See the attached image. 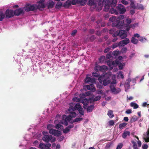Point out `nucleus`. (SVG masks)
Masks as SVG:
<instances>
[{
	"instance_id": "nucleus-1",
	"label": "nucleus",
	"mask_w": 149,
	"mask_h": 149,
	"mask_svg": "<svg viewBox=\"0 0 149 149\" xmlns=\"http://www.w3.org/2000/svg\"><path fill=\"white\" fill-rule=\"evenodd\" d=\"M68 110L70 112V114L68 116L65 115L63 116L61 121L58 119L60 117V116L58 115H56V119L54 121V123L56 124L55 126V128L60 130L63 129V127L61 124L67 126L68 124V122L70 121L71 119L73 118L76 116V114L75 112L72 111H74V108L73 107H69Z\"/></svg>"
},
{
	"instance_id": "nucleus-2",
	"label": "nucleus",
	"mask_w": 149,
	"mask_h": 149,
	"mask_svg": "<svg viewBox=\"0 0 149 149\" xmlns=\"http://www.w3.org/2000/svg\"><path fill=\"white\" fill-rule=\"evenodd\" d=\"M124 18V15H121L118 17L116 18L115 16H113L110 18L109 21L113 22L112 25V27L116 26L119 29H122L124 26L127 27L131 22L130 19L128 18L126 19L125 24H124V21L123 19Z\"/></svg>"
},
{
	"instance_id": "nucleus-3",
	"label": "nucleus",
	"mask_w": 149,
	"mask_h": 149,
	"mask_svg": "<svg viewBox=\"0 0 149 149\" xmlns=\"http://www.w3.org/2000/svg\"><path fill=\"white\" fill-rule=\"evenodd\" d=\"M88 3L91 8L98 11L102 9L103 5H104V11L107 12L109 10L111 6L109 1L107 0H105L103 2L100 0H89Z\"/></svg>"
},
{
	"instance_id": "nucleus-4",
	"label": "nucleus",
	"mask_w": 149,
	"mask_h": 149,
	"mask_svg": "<svg viewBox=\"0 0 149 149\" xmlns=\"http://www.w3.org/2000/svg\"><path fill=\"white\" fill-rule=\"evenodd\" d=\"M123 59V57L121 56L118 57V59L115 61H112L111 60H109L107 61V65L109 66L110 70L113 69L114 67L118 66L120 70H122L125 66V64L124 63H121V60Z\"/></svg>"
},
{
	"instance_id": "nucleus-5",
	"label": "nucleus",
	"mask_w": 149,
	"mask_h": 149,
	"mask_svg": "<svg viewBox=\"0 0 149 149\" xmlns=\"http://www.w3.org/2000/svg\"><path fill=\"white\" fill-rule=\"evenodd\" d=\"M127 31L124 30L116 31L114 28L111 29L109 31V33L113 34V37L119 36L121 39H124L127 37Z\"/></svg>"
},
{
	"instance_id": "nucleus-6",
	"label": "nucleus",
	"mask_w": 149,
	"mask_h": 149,
	"mask_svg": "<svg viewBox=\"0 0 149 149\" xmlns=\"http://www.w3.org/2000/svg\"><path fill=\"white\" fill-rule=\"evenodd\" d=\"M90 99L88 100L86 99H84L82 100V103L84 105V108L86 109L87 112H91L94 108V105L90 104Z\"/></svg>"
},
{
	"instance_id": "nucleus-7",
	"label": "nucleus",
	"mask_w": 149,
	"mask_h": 149,
	"mask_svg": "<svg viewBox=\"0 0 149 149\" xmlns=\"http://www.w3.org/2000/svg\"><path fill=\"white\" fill-rule=\"evenodd\" d=\"M116 75H114L112 77V81L110 86L111 92L115 94H117L121 91V89L118 88H116L113 86V84H115L116 83Z\"/></svg>"
},
{
	"instance_id": "nucleus-8",
	"label": "nucleus",
	"mask_w": 149,
	"mask_h": 149,
	"mask_svg": "<svg viewBox=\"0 0 149 149\" xmlns=\"http://www.w3.org/2000/svg\"><path fill=\"white\" fill-rule=\"evenodd\" d=\"M42 134L44 135L42 138V139L45 142L47 143L49 142H53L55 141V138L52 135H48V132L43 131L42 132Z\"/></svg>"
},
{
	"instance_id": "nucleus-9",
	"label": "nucleus",
	"mask_w": 149,
	"mask_h": 149,
	"mask_svg": "<svg viewBox=\"0 0 149 149\" xmlns=\"http://www.w3.org/2000/svg\"><path fill=\"white\" fill-rule=\"evenodd\" d=\"M53 127V125L51 124H49L47 125V128L49 130V133L50 134H52L56 136L61 135V132L59 131L52 129Z\"/></svg>"
},
{
	"instance_id": "nucleus-10",
	"label": "nucleus",
	"mask_w": 149,
	"mask_h": 149,
	"mask_svg": "<svg viewBox=\"0 0 149 149\" xmlns=\"http://www.w3.org/2000/svg\"><path fill=\"white\" fill-rule=\"evenodd\" d=\"M114 75V74H112L111 72H109L107 73H106L105 75L104 74L102 76H103L104 75L103 78L105 76L107 77V78L104 79V80H103H103L102 82H103V84L104 86H106L109 83H111V81L110 78H111L112 79V77L113 75Z\"/></svg>"
},
{
	"instance_id": "nucleus-11",
	"label": "nucleus",
	"mask_w": 149,
	"mask_h": 149,
	"mask_svg": "<svg viewBox=\"0 0 149 149\" xmlns=\"http://www.w3.org/2000/svg\"><path fill=\"white\" fill-rule=\"evenodd\" d=\"M135 79L134 78L131 79L130 78H129L128 79H126L125 83L124 84V86L125 88V91H127V90L130 88V83L132 81L134 85L135 83Z\"/></svg>"
},
{
	"instance_id": "nucleus-12",
	"label": "nucleus",
	"mask_w": 149,
	"mask_h": 149,
	"mask_svg": "<svg viewBox=\"0 0 149 149\" xmlns=\"http://www.w3.org/2000/svg\"><path fill=\"white\" fill-rule=\"evenodd\" d=\"M24 9L25 11L27 12L29 11H33L36 9L37 5L35 4L31 5L30 4H27L24 7Z\"/></svg>"
},
{
	"instance_id": "nucleus-13",
	"label": "nucleus",
	"mask_w": 149,
	"mask_h": 149,
	"mask_svg": "<svg viewBox=\"0 0 149 149\" xmlns=\"http://www.w3.org/2000/svg\"><path fill=\"white\" fill-rule=\"evenodd\" d=\"M74 110H78L79 114L82 116L84 115V111L79 103L76 104L74 107Z\"/></svg>"
},
{
	"instance_id": "nucleus-14",
	"label": "nucleus",
	"mask_w": 149,
	"mask_h": 149,
	"mask_svg": "<svg viewBox=\"0 0 149 149\" xmlns=\"http://www.w3.org/2000/svg\"><path fill=\"white\" fill-rule=\"evenodd\" d=\"M76 0H68L65 3L64 6L65 8H68L71 4L74 5L76 4Z\"/></svg>"
},
{
	"instance_id": "nucleus-15",
	"label": "nucleus",
	"mask_w": 149,
	"mask_h": 149,
	"mask_svg": "<svg viewBox=\"0 0 149 149\" xmlns=\"http://www.w3.org/2000/svg\"><path fill=\"white\" fill-rule=\"evenodd\" d=\"M130 42V40L128 38H125L124 40L121 41L118 43V46L120 47H123L128 44Z\"/></svg>"
},
{
	"instance_id": "nucleus-16",
	"label": "nucleus",
	"mask_w": 149,
	"mask_h": 149,
	"mask_svg": "<svg viewBox=\"0 0 149 149\" xmlns=\"http://www.w3.org/2000/svg\"><path fill=\"white\" fill-rule=\"evenodd\" d=\"M6 17L10 18L14 16V14L13 10L7 9L5 13Z\"/></svg>"
},
{
	"instance_id": "nucleus-17",
	"label": "nucleus",
	"mask_w": 149,
	"mask_h": 149,
	"mask_svg": "<svg viewBox=\"0 0 149 149\" xmlns=\"http://www.w3.org/2000/svg\"><path fill=\"white\" fill-rule=\"evenodd\" d=\"M90 75L88 74L86 76V77L85 79V81L86 83L91 82L92 83H95V79L94 78H91L89 76Z\"/></svg>"
},
{
	"instance_id": "nucleus-18",
	"label": "nucleus",
	"mask_w": 149,
	"mask_h": 149,
	"mask_svg": "<svg viewBox=\"0 0 149 149\" xmlns=\"http://www.w3.org/2000/svg\"><path fill=\"white\" fill-rule=\"evenodd\" d=\"M83 88L85 90L87 89L91 90L93 92H94L96 90L95 86L92 84L84 86H83Z\"/></svg>"
},
{
	"instance_id": "nucleus-19",
	"label": "nucleus",
	"mask_w": 149,
	"mask_h": 149,
	"mask_svg": "<svg viewBox=\"0 0 149 149\" xmlns=\"http://www.w3.org/2000/svg\"><path fill=\"white\" fill-rule=\"evenodd\" d=\"M117 8L120 14H123L126 11L124 6L121 4H118Z\"/></svg>"
},
{
	"instance_id": "nucleus-20",
	"label": "nucleus",
	"mask_w": 149,
	"mask_h": 149,
	"mask_svg": "<svg viewBox=\"0 0 149 149\" xmlns=\"http://www.w3.org/2000/svg\"><path fill=\"white\" fill-rule=\"evenodd\" d=\"M45 7V5L44 4V1L41 0L38 3V4L37 6V8L39 9L40 10H42V9Z\"/></svg>"
},
{
	"instance_id": "nucleus-21",
	"label": "nucleus",
	"mask_w": 149,
	"mask_h": 149,
	"mask_svg": "<svg viewBox=\"0 0 149 149\" xmlns=\"http://www.w3.org/2000/svg\"><path fill=\"white\" fill-rule=\"evenodd\" d=\"M23 8H22L16 10L14 11H13V12L14 15L18 16L20 14L23 13Z\"/></svg>"
},
{
	"instance_id": "nucleus-22",
	"label": "nucleus",
	"mask_w": 149,
	"mask_h": 149,
	"mask_svg": "<svg viewBox=\"0 0 149 149\" xmlns=\"http://www.w3.org/2000/svg\"><path fill=\"white\" fill-rule=\"evenodd\" d=\"M138 25L139 24L138 23H135L133 24H130L127 27L126 29V31H129L131 28L134 29L135 28L138 27Z\"/></svg>"
},
{
	"instance_id": "nucleus-23",
	"label": "nucleus",
	"mask_w": 149,
	"mask_h": 149,
	"mask_svg": "<svg viewBox=\"0 0 149 149\" xmlns=\"http://www.w3.org/2000/svg\"><path fill=\"white\" fill-rule=\"evenodd\" d=\"M104 75L103 76H101L99 77L98 78V80L100 82V83L97 84L96 86L97 88H102V83L103 81V80L104 79V78H103V77H104Z\"/></svg>"
},
{
	"instance_id": "nucleus-24",
	"label": "nucleus",
	"mask_w": 149,
	"mask_h": 149,
	"mask_svg": "<svg viewBox=\"0 0 149 149\" xmlns=\"http://www.w3.org/2000/svg\"><path fill=\"white\" fill-rule=\"evenodd\" d=\"M143 138L146 142H149V129L146 133L144 134Z\"/></svg>"
},
{
	"instance_id": "nucleus-25",
	"label": "nucleus",
	"mask_w": 149,
	"mask_h": 149,
	"mask_svg": "<svg viewBox=\"0 0 149 149\" xmlns=\"http://www.w3.org/2000/svg\"><path fill=\"white\" fill-rule=\"evenodd\" d=\"M109 4L112 7H114L116 5L117 1V0H108Z\"/></svg>"
},
{
	"instance_id": "nucleus-26",
	"label": "nucleus",
	"mask_w": 149,
	"mask_h": 149,
	"mask_svg": "<svg viewBox=\"0 0 149 149\" xmlns=\"http://www.w3.org/2000/svg\"><path fill=\"white\" fill-rule=\"evenodd\" d=\"M130 2V6L131 8L136 9L137 5L135 4L134 0H128Z\"/></svg>"
},
{
	"instance_id": "nucleus-27",
	"label": "nucleus",
	"mask_w": 149,
	"mask_h": 149,
	"mask_svg": "<svg viewBox=\"0 0 149 149\" xmlns=\"http://www.w3.org/2000/svg\"><path fill=\"white\" fill-rule=\"evenodd\" d=\"M130 2V6L131 8L136 9L137 5L135 4L134 0H128Z\"/></svg>"
},
{
	"instance_id": "nucleus-28",
	"label": "nucleus",
	"mask_w": 149,
	"mask_h": 149,
	"mask_svg": "<svg viewBox=\"0 0 149 149\" xmlns=\"http://www.w3.org/2000/svg\"><path fill=\"white\" fill-rule=\"evenodd\" d=\"M91 93L89 92H86L85 93H81L79 95V97L80 98H84L86 97L89 95Z\"/></svg>"
},
{
	"instance_id": "nucleus-29",
	"label": "nucleus",
	"mask_w": 149,
	"mask_h": 149,
	"mask_svg": "<svg viewBox=\"0 0 149 149\" xmlns=\"http://www.w3.org/2000/svg\"><path fill=\"white\" fill-rule=\"evenodd\" d=\"M54 3L52 1H49L47 3V5L48 8H52L54 5Z\"/></svg>"
},
{
	"instance_id": "nucleus-30",
	"label": "nucleus",
	"mask_w": 149,
	"mask_h": 149,
	"mask_svg": "<svg viewBox=\"0 0 149 149\" xmlns=\"http://www.w3.org/2000/svg\"><path fill=\"white\" fill-rule=\"evenodd\" d=\"M117 77L118 79H123L124 78V76L123 73L121 71H119L117 74Z\"/></svg>"
},
{
	"instance_id": "nucleus-31",
	"label": "nucleus",
	"mask_w": 149,
	"mask_h": 149,
	"mask_svg": "<svg viewBox=\"0 0 149 149\" xmlns=\"http://www.w3.org/2000/svg\"><path fill=\"white\" fill-rule=\"evenodd\" d=\"M145 8V7L141 4H137L136 9L143 10Z\"/></svg>"
},
{
	"instance_id": "nucleus-32",
	"label": "nucleus",
	"mask_w": 149,
	"mask_h": 149,
	"mask_svg": "<svg viewBox=\"0 0 149 149\" xmlns=\"http://www.w3.org/2000/svg\"><path fill=\"white\" fill-rule=\"evenodd\" d=\"M109 12L111 14H115L116 15H118V12L117 10L113 8L111 9L110 10Z\"/></svg>"
},
{
	"instance_id": "nucleus-33",
	"label": "nucleus",
	"mask_w": 149,
	"mask_h": 149,
	"mask_svg": "<svg viewBox=\"0 0 149 149\" xmlns=\"http://www.w3.org/2000/svg\"><path fill=\"white\" fill-rule=\"evenodd\" d=\"M83 99V98H80H80H79L78 97H75L73 98L72 100L74 102H80L81 100L82 101Z\"/></svg>"
},
{
	"instance_id": "nucleus-34",
	"label": "nucleus",
	"mask_w": 149,
	"mask_h": 149,
	"mask_svg": "<svg viewBox=\"0 0 149 149\" xmlns=\"http://www.w3.org/2000/svg\"><path fill=\"white\" fill-rule=\"evenodd\" d=\"M130 135V132L128 131H127L123 133L122 137L123 138L125 139L127 136H129Z\"/></svg>"
},
{
	"instance_id": "nucleus-35",
	"label": "nucleus",
	"mask_w": 149,
	"mask_h": 149,
	"mask_svg": "<svg viewBox=\"0 0 149 149\" xmlns=\"http://www.w3.org/2000/svg\"><path fill=\"white\" fill-rule=\"evenodd\" d=\"M131 106L133 107L134 109H136L139 107L138 105L134 102H132L130 103Z\"/></svg>"
},
{
	"instance_id": "nucleus-36",
	"label": "nucleus",
	"mask_w": 149,
	"mask_h": 149,
	"mask_svg": "<svg viewBox=\"0 0 149 149\" xmlns=\"http://www.w3.org/2000/svg\"><path fill=\"white\" fill-rule=\"evenodd\" d=\"M107 115L109 117L112 118L114 116L113 114V111L111 110H109L107 113Z\"/></svg>"
},
{
	"instance_id": "nucleus-37",
	"label": "nucleus",
	"mask_w": 149,
	"mask_h": 149,
	"mask_svg": "<svg viewBox=\"0 0 149 149\" xmlns=\"http://www.w3.org/2000/svg\"><path fill=\"white\" fill-rule=\"evenodd\" d=\"M101 97L100 96L98 95L96 97H95L93 99H91L89 98V99H90V101H97L98 100H100V99L101 98Z\"/></svg>"
},
{
	"instance_id": "nucleus-38",
	"label": "nucleus",
	"mask_w": 149,
	"mask_h": 149,
	"mask_svg": "<svg viewBox=\"0 0 149 149\" xmlns=\"http://www.w3.org/2000/svg\"><path fill=\"white\" fill-rule=\"evenodd\" d=\"M131 41L132 43L134 44H137L138 42V40L136 39L134 37H132V38Z\"/></svg>"
},
{
	"instance_id": "nucleus-39",
	"label": "nucleus",
	"mask_w": 149,
	"mask_h": 149,
	"mask_svg": "<svg viewBox=\"0 0 149 149\" xmlns=\"http://www.w3.org/2000/svg\"><path fill=\"white\" fill-rule=\"evenodd\" d=\"M108 69V68L107 66L105 65H103L101 66V71L104 72L106 71Z\"/></svg>"
},
{
	"instance_id": "nucleus-40",
	"label": "nucleus",
	"mask_w": 149,
	"mask_h": 149,
	"mask_svg": "<svg viewBox=\"0 0 149 149\" xmlns=\"http://www.w3.org/2000/svg\"><path fill=\"white\" fill-rule=\"evenodd\" d=\"M39 147L41 149H46V148L45 144L42 143H40L39 145Z\"/></svg>"
},
{
	"instance_id": "nucleus-41",
	"label": "nucleus",
	"mask_w": 149,
	"mask_h": 149,
	"mask_svg": "<svg viewBox=\"0 0 149 149\" xmlns=\"http://www.w3.org/2000/svg\"><path fill=\"white\" fill-rule=\"evenodd\" d=\"M5 15L4 13L2 11H0V21H2L4 18Z\"/></svg>"
},
{
	"instance_id": "nucleus-42",
	"label": "nucleus",
	"mask_w": 149,
	"mask_h": 149,
	"mask_svg": "<svg viewBox=\"0 0 149 149\" xmlns=\"http://www.w3.org/2000/svg\"><path fill=\"white\" fill-rule=\"evenodd\" d=\"M127 125V123H121L119 125V128L120 129H122L124 128Z\"/></svg>"
},
{
	"instance_id": "nucleus-43",
	"label": "nucleus",
	"mask_w": 149,
	"mask_h": 149,
	"mask_svg": "<svg viewBox=\"0 0 149 149\" xmlns=\"http://www.w3.org/2000/svg\"><path fill=\"white\" fill-rule=\"evenodd\" d=\"M101 66L97 65L95 67V71H101Z\"/></svg>"
},
{
	"instance_id": "nucleus-44",
	"label": "nucleus",
	"mask_w": 149,
	"mask_h": 149,
	"mask_svg": "<svg viewBox=\"0 0 149 149\" xmlns=\"http://www.w3.org/2000/svg\"><path fill=\"white\" fill-rule=\"evenodd\" d=\"M142 106L143 107H147L148 108H149V104H147L146 102H144L143 103ZM149 111V109H148Z\"/></svg>"
},
{
	"instance_id": "nucleus-45",
	"label": "nucleus",
	"mask_w": 149,
	"mask_h": 149,
	"mask_svg": "<svg viewBox=\"0 0 149 149\" xmlns=\"http://www.w3.org/2000/svg\"><path fill=\"white\" fill-rule=\"evenodd\" d=\"M146 40V38L142 37H140L139 39V40L142 42H145Z\"/></svg>"
},
{
	"instance_id": "nucleus-46",
	"label": "nucleus",
	"mask_w": 149,
	"mask_h": 149,
	"mask_svg": "<svg viewBox=\"0 0 149 149\" xmlns=\"http://www.w3.org/2000/svg\"><path fill=\"white\" fill-rule=\"evenodd\" d=\"M105 56H101L99 59V61L100 62H103L105 59Z\"/></svg>"
},
{
	"instance_id": "nucleus-47",
	"label": "nucleus",
	"mask_w": 149,
	"mask_h": 149,
	"mask_svg": "<svg viewBox=\"0 0 149 149\" xmlns=\"http://www.w3.org/2000/svg\"><path fill=\"white\" fill-rule=\"evenodd\" d=\"M127 51V48L126 47H124L121 49V52L123 53H125Z\"/></svg>"
},
{
	"instance_id": "nucleus-48",
	"label": "nucleus",
	"mask_w": 149,
	"mask_h": 149,
	"mask_svg": "<svg viewBox=\"0 0 149 149\" xmlns=\"http://www.w3.org/2000/svg\"><path fill=\"white\" fill-rule=\"evenodd\" d=\"M123 144L122 143H119L117 146L116 149H121L123 146Z\"/></svg>"
},
{
	"instance_id": "nucleus-49",
	"label": "nucleus",
	"mask_w": 149,
	"mask_h": 149,
	"mask_svg": "<svg viewBox=\"0 0 149 149\" xmlns=\"http://www.w3.org/2000/svg\"><path fill=\"white\" fill-rule=\"evenodd\" d=\"M138 120V118L136 116H133L132 118V120L133 122L135 121Z\"/></svg>"
},
{
	"instance_id": "nucleus-50",
	"label": "nucleus",
	"mask_w": 149,
	"mask_h": 149,
	"mask_svg": "<svg viewBox=\"0 0 149 149\" xmlns=\"http://www.w3.org/2000/svg\"><path fill=\"white\" fill-rule=\"evenodd\" d=\"M70 130L67 127L65 129L63 130V132L64 133L66 134L69 132Z\"/></svg>"
},
{
	"instance_id": "nucleus-51",
	"label": "nucleus",
	"mask_w": 149,
	"mask_h": 149,
	"mask_svg": "<svg viewBox=\"0 0 149 149\" xmlns=\"http://www.w3.org/2000/svg\"><path fill=\"white\" fill-rule=\"evenodd\" d=\"M111 143H107L105 147V149H109L110 147L111 146Z\"/></svg>"
},
{
	"instance_id": "nucleus-52",
	"label": "nucleus",
	"mask_w": 149,
	"mask_h": 149,
	"mask_svg": "<svg viewBox=\"0 0 149 149\" xmlns=\"http://www.w3.org/2000/svg\"><path fill=\"white\" fill-rule=\"evenodd\" d=\"M87 2V0H82L79 3L81 4V5L84 6L86 3Z\"/></svg>"
},
{
	"instance_id": "nucleus-53",
	"label": "nucleus",
	"mask_w": 149,
	"mask_h": 149,
	"mask_svg": "<svg viewBox=\"0 0 149 149\" xmlns=\"http://www.w3.org/2000/svg\"><path fill=\"white\" fill-rule=\"evenodd\" d=\"M82 118H77L74 120V122H78V121H80L82 120Z\"/></svg>"
},
{
	"instance_id": "nucleus-54",
	"label": "nucleus",
	"mask_w": 149,
	"mask_h": 149,
	"mask_svg": "<svg viewBox=\"0 0 149 149\" xmlns=\"http://www.w3.org/2000/svg\"><path fill=\"white\" fill-rule=\"evenodd\" d=\"M119 52L118 51L115 50L113 52V54L114 56H116L119 54Z\"/></svg>"
},
{
	"instance_id": "nucleus-55",
	"label": "nucleus",
	"mask_w": 149,
	"mask_h": 149,
	"mask_svg": "<svg viewBox=\"0 0 149 149\" xmlns=\"http://www.w3.org/2000/svg\"><path fill=\"white\" fill-rule=\"evenodd\" d=\"M121 2L123 4L125 5H127L128 4V2L125 0H122Z\"/></svg>"
},
{
	"instance_id": "nucleus-56",
	"label": "nucleus",
	"mask_w": 149,
	"mask_h": 149,
	"mask_svg": "<svg viewBox=\"0 0 149 149\" xmlns=\"http://www.w3.org/2000/svg\"><path fill=\"white\" fill-rule=\"evenodd\" d=\"M109 125L110 126H113L114 123V121L113 120H110L109 122Z\"/></svg>"
},
{
	"instance_id": "nucleus-57",
	"label": "nucleus",
	"mask_w": 149,
	"mask_h": 149,
	"mask_svg": "<svg viewBox=\"0 0 149 149\" xmlns=\"http://www.w3.org/2000/svg\"><path fill=\"white\" fill-rule=\"evenodd\" d=\"M92 75L93 76L96 77H98L99 76L98 74L95 72H93L92 73Z\"/></svg>"
},
{
	"instance_id": "nucleus-58",
	"label": "nucleus",
	"mask_w": 149,
	"mask_h": 149,
	"mask_svg": "<svg viewBox=\"0 0 149 149\" xmlns=\"http://www.w3.org/2000/svg\"><path fill=\"white\" fill-rule=\"evenodd\" d=\"M133 37H134L135 38H137L139 39L140 36V35L139 34L137 33H136L134 34Z\"/></svg>"
},
{
	"instance_id": "nucleus-59",
	"label": "nucleus",
	"mask_w": 149,
	"mask_h": 149,
	"mask_svg": "<svg viewBox=\"0 0 149 149\" xmlns=\"http://www.w3.org/2000/svg\"><path fill=\"white\" fill-rule=\"evenodd\" d=\"M111 57L112 55L110 53H109L108 54L106 55V58H110Z\"/></svg>"
},
{
	"instance_id": "nucleus-60",
	"label": "nucleus",
	"mask_w": 149,
	"mask_h": 149,
	"mask_svg": "<svg viewBox=\"0 0 149 149\" xmlns=\"http://www.w3.org/2000/svg\"><path fill=\"white\" fill-rule=\"evenodd\" d=\"M118 46V44L117 43H116L114 44L111 46V48L113 49H114L116 47Z\"/></svg>"
},
{
	"instance_id": "nucleus-61",
	"label": "nucleus",
	"mask_w": 149,
	"mask_h": 149,
	"mask_svg": "<svg viewBox=\"0 0 149 149\" xmlns=\"http://www.w3.org/2000/svg\"><path fill=\"white\" fill-rule=\"evenodd\" d=\"M148 148V146L147 144H143L142 146L143 149H147Z\"/></svg>"
},
{
	"instance_id": "nucleus-62",
	"label": "nucleus",
	"mask_w": 149,
	"mask_h": 149,
	"mask_svg": "<svg viewBox=\"0 0 149 149\" xmlns=\"http://www.w3.org/2000/svg\"><path fill=\"white\" fill-rule=\"evenodd\" d=\"M132 113V110L131 109H128L126 111L125 113L127 114H129Z\"/></svg>"
},
{
	"instance_id": "nucleus-63",
	"label": "nucleus",
	"mask_w": 149,
	"mask_h": 149,
	"mask_svg": "<svg viewBox=\"0 0 149 149\" xmlns=\"http://www.w3.org/2000/svg\"><path fill=\"white\" fill-rule=\"evenodd\" d=\"M77 31L76 30H75L73 31L71 33L72 35L74 36L77 33Z\"/></svg>"
},
{
	"instance_id": "nucleus-64",
	"label": "nucleus",
	"mask_w": 149,
	"mask_h": 149,
	"mask_svg": "<svg viewBox=\"0 0 149 149\" xmlns=\"http://www.w3.org/2000/svg\"><path fill=\"white\" fill-rule=\"evenodd\" d=\"M110 50V48L109 47H107L106 48L104 51V52L105 53H107Z\"/></svg>"
}]
</instances>
